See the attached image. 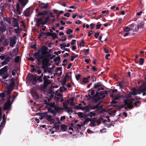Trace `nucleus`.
I'll return each mask as SVG.
<instances>
[{"mask_svg":"<svg viewBox=\"0 0 146 146\" xmlns=\"http://www.w3.org/2000/svg\"><path fill=\"white\" fill-rule=\"evenodd\" d=\"M65 119V116H62L60 117V120L61 121H62L63 120Z\"/></svg>","mask_w":146,"mask_h":146,"instance_id":"obj_63","label":"nucleus"},{"mask_svg":"<svg viewBox=\"0 0 146 146\" xmlns=\"http://www.w3.org/2000/svg\"><path fill=\"white\" fill-rule=\"evenodd\" d=\"M90 125L92 127H93L95 126V124H94V123L93 122H91L90 124Z\"/></svg>","mask_w":146,"mask_h":146,"instance_id":"obj_55","label":"nucleus"},{"mask_svg":"<svg viewBox=\"0 0 146 146\" xmlns=\"http://www.w3.org/2000/svg\"><path fill=\"white\" fill-rule=\"evenodd\" d=\"M0 25L1 26L0 28V33L2 34L6 31V26L3 25L2 22H1Z\"/></svg>","mask_w":146,"mask_h":146,"instance_id":"obj_11","label":"nucleus"},{"mask_svg":"<svg viewBox=\"0 0 146 146\" xmlns=\"http://www.w3.org/2000/svg\"><path fill=\"white\" fill-rule=\"evenodd\" d=\"M14 27H17V29L19 28V26L18 23H16L14 25Z\"/></svg>","mask_w":146,"mask_h":146,"instance_id":"obj_62","label":"nucleus"},{"mask_svg":"<svg viewBox=\"0 0 146 146\" xmlns=\"http://www.w3.org/2000/svg\"><path fill=\"white\" fill-rule=\"evenodd\" d=\"M66 110H67V112L69 114V115H70V112L72 113L73 112V111L69 108H68V109H66Z\"/></svg>","mask_w":146,"mask_h":146,"instance_id":"obj_44","label":"nucleus"},{"mask_svg":"<svg viewBox=\"0 0 146 146\" xmlns=\"http://www.w3.org/2000/svg\"><path fill=\"white\" fill-rule=\"evenodd\" d=\"M78 121V120H75L73 121L72 123L71 124V126L74 128H75V125H74V124L77 123Z\"/></svg>","mask_w":146,"mask_h":146,"instance_id":"obj_29","label":"nucleus"},{"mask_svg":"<svg viewBox=\"0 0 146 146\" xmlns=\"http://www.w3.org/2000/svg\"><path fill=\"white\" fill-rule=\"evenodd\" d=\"M99 33L97 32L94 35L95 37L96 38H98V36H99Z\"/></svg>","mask_w":146,"mask_h":146,"instance_id":"obj_57","label":"nucleus"},{"mask_svg":"<svg viewBox=\"0 0 146 146\" xmlns=\"http://www.w3.org/2000/svg\"><path fill=\"white\" fill-rule=\"evenodd\" d=\"M51 33L48 32L47 33H45V35L48 36H51Z\"/></svg>","mask_w":146,"mask_h":146,"instance_id":"obj_58","label":"nucleus"},{"mask_svg":"<svg viewBox=\"0 0 146 146\" xmlns=\"http://www.w3.org/2000/svg\"><path fill=\"white\" fill-rule=\"evenodd\" d=\"M9 84H7V82H5V85L6 86V88L5 90L6 92L9 95L8 100L7 103H6L3 108L4 110H7L9 109L11 106L10 102L11 99V96H9L11 92L13 90V87L14 84V82L13 80H11L9 81Z\"/></svg>","mask_w":146,"mask_h":146,"instance_id":"obj_1","label":"nucleus"},{"mask_svg":"<svg viewBox=\"0 0 146 146\" xmlns=\"http://www.w3.org/2000/svg\"><path fill=\"white\" fill-rule=\"evenodd\" d=\"M54 126L55 127V128L56 129H58L59 127V125H57L54 124Z\"/></svg>","mask_w":146,"mask_h":146,"instance_id":"obj_60","label":"nucleus"},{"mask_svg":"<svg viewBox=\"0 0 146 146\" xmlns=\"http://www.w3.org/2000/svg\"><path fill=\"white\" fill-rule=\"evenodd\" d=\"M31 93L32 96L35 99H37L38 98V96L36 92L32 91Z\"/></svg>","mask_w":146,"mask_h":146,"instance_id":"obj_19","label":"nucleus"},{"mask_svg":"<svg viewBox=\"0 0 146 146\" xmlns=\"http://www.w3.org/2000/svg\"><path fill=\"white\" fill-rule=\"evenodd\" d=\"M85 97L87 98V100H90V99L92 98V97H91L89 94L86 95L85 96Z\"/></svg>","mask_w":146,"mask_h":146,"instance_id":"obj_39","label":"nucleus"},{"mask_svg":"<svg viewBox=\"0 0 146 146\" xmlns=\"http://www.w3.org/2000/svg\"><path fill=\"white\" fill-rule=\"evenodd\" d=\"M72 32V31L70 29H68L66 32V33L68 34H70Z\"/></svg>","mask_w":146,"mask_h":146,"instance_id":"obj_49","label":"nucleus"},{"mask_svg":"<svg viewBox=\"0 0 146 146\" xmlns=\"http://www.w3.org/2000/svg\"><path fill=\"white\" fill-rule=\"evenodd\" d=\"M56 119L57 121V123L61 124V122L60 121L59 118L58 117H56Z\"/></svg>","mask_w":146,"mask_h":146,"instance_id":"obj_50","label":"nucleus"},{"mask_svg":"<svg viewBox=\"0 0 146 146\" xmlns=\"http://www.w3.org/2000/svg\"><path fill=\"white\" fill-rule=\"evenodd\" d=\"M43 58V56H42V54H39V56L38 58L37 61L38 62H40L41 60Z\"/></svg>","mask_w":146,"mask_h":146,"instance_id":"obj_33","label":"nucleus"},{"mask_svg":"<svg viewBox=\"0 0 146 146\" xmlns=\"http://www.w3.org/2000/svg\"><path fill=\"white\" fill-rule=\"evenodd\" d=\"M23 7H21L19 3H17L15 7L14 8L16 13L19 15H21L22 12L23 8Z\"/></svg>","mask_w":146,"mask_h":146,"instance_id":"obj_6","label":"nucleus"},{"mask_svg":"<svg viewBox=\"0 0 146 146\" xmlns=\"http://www.w3.org/2000/svg\"><path fill=\"white\" fill-rule=\"evenodd\" d=\"M9 40L10 46L13 47L16 43V37L15 36H12L9 38Z\"/></svg>","mask_w":146,"mask_h":146,"instance_id":"obj_8","label":"nucleus"},{"mask_svg":"<svg viewBox=\"0 0 146 146\" xmlns=\"http://www.w3.org/2000/svg\"><path fill=\"white\" fill-rule=\"evenodd\" d=\"M45 118L49 121L50 124H52L54 123V120L52 118L51 115H46Z\"/></svg>","mask_w":146,"mask_h":146,"instance_id":"obj_13","label":"nucleus"},{"mask_svg":"<svg viewBox=\"0 0 146 146\" xmlns=\"http://www.w3.org/2000/svg\"><path fill=\"white\" fill-rule=\"evenodd\" d=\"M78 116L81 118L83 117V113L81 112H78Z\"/></svg>","mask_w":146,"mask_h":146,"instance_id":"obj_42","label":"nucleus"},{"mask_svg":"<svg viewBox=\"0 0 146 146\" xmlns=\"http://www.w3.org/2000/svg\"><path fill=\"white\" fill-rule=\"evenodd\" d=\"M48 4H49L48 3H45L39 2V5L41 8L46 9L48 7Z\"/></svg>","mask_w":146,"mask_h":146,"instance_id":"obj_12","label":"nucleus"},{"mask_svg":"<svg viewBox=\"0 0 146 146\" xmlns=\"http://www.w3.org/2000/svg\"><path fill=\"white\" fill-rule=\"evenodd\" d=\"M37 76L36 75H35V77L33 79V81L32 82V84H35L37 82L36 79Z\"/></svg>","mask_w":146,"mask_h":146,"instance_id":"obj_34","label":"nucleus"},{"mask_svg":"<svg viewBox=\"0 0 146 146\" xmlns=\"http://www.w3.org/2000/svg\"><path fill=\"white\" fill-rule=\"evenodd\" d=\"M57 96H58V100H59V98H60L61 99V100H60L61 102H62L64 101V100L62 98V95L61 94H60V93L58 94H57Z\"/></svg>","mask_w":146,"mask_h":146,"instance_id":"obj_26","label":"nucleus"},{"mask_svg":"<svg viewBox=\"0 0 146 146\" xmlns=\"http://www.w3.org/2000/svg\"><path fill=\"white\" fill-rule=\"evenodd\" d=\"M83 82L84 83H86L89 82V80L87 78H83Z\"/></svg>","mask_w":146,"mask_h":146,"instance_id":"obj_41","label":"nucleus"},{"mask_svg":"<svg viewBox=\"0 0 146 146\" xmlns=\"http://www.w3.org/2000/svg\"><path fill=\"white\" fill-rule=\"evenodd\" d=\"M60 58L59 57H58L55 58L54 60V61L56 63H58L59 61H60Z\"/></svg>","mask_w":146,"mask_h":146,"instance_id":"obj_32","label":"nucleus"},{"mask_svg":"<svg viewBox=\"0 0 146 146\" xmlns=\"http://www.w3.org/2000/svg\"><path fill=\"white\" fill-rule=\"evenodd\" d=\"M143 92V95L145 96L146 95V86L143 89L140 88L138 89H135V88H133L131 90V92H129V95H136L137 94H141Z\"/></svg>","mask_w":146,"mask_h":146,"instance_id":"obj_2","label":"nucleus"},{"mask_svg":"<svg viewBox=\"0 0 146 146\" xmlns=\"http://www.w3.org/2000/svg\"><path fill=\"white\" fill-rule=\"evenodd\" d=\"M89 109V111L90 110L96 109L95 112L97 113H100L102 112L101 110L102 109V105L99 103L96 106H89L88 105Z\"/></svg>","mask_w":146,"mask_h":146,"instance_id":"obj_3","label":"nucleus"},{"mask_svg":"<svg viewBox=\"0 0 146 146\" xmlns=\"http://www.w3.org/2000/svg\"><path fill=\"white\" fill-rule=\"evenodd\" d=\"M76 41V40H72V42L71 43V44L72 45H73L75 43Z\"/></svg>","mask_w":146,"mask_h":146,"instance_id":"obj_64","label":"nucleus"},{"mask_svg":"<svg viewBox=\"0 0 146 146\" xmlns=\"http://www.w3.org/2000/svg\"><path fill=\"white\" fill-rule=\"evenodd\" d=\"M144 62V59L143 58H141L139 60V64L142 65Z\"/></svg>","mask_w":146,"mask_h":146,"instance_id":"obj_47","label":"nucleus"},{"mask_svg":"<svg viewBox=\"0 0 146 146\" xmlns=\"http://www.w3.org/2000/svg\"><path fill=\"white\" fill-rule=\"evenodd\" d=\"M104 52L106 53H108V50L107 49V48L106 47H105L104 48Z\"/></svg>","mask_w":146,"mask_h":146,"instance_id":"obj_54","label":"nucleus"},{"mask_svg":"<svg viewBox=\"0 0 146 146\" xmlns=\"http://www.w3.org/2000/svg\"><path fill=\"white\" fill-rule=\"evenodd\" d=\"M48 111L49 112L51 113L54 115H55L56 113V112L53 110H52L51 108L48 109Z\"/></svg>","mask_w":146,"mask_h":146,"instance_id":"obj_27","label":"nucleus"},{"mask_svg":"<svg viewBox=\"0 0 146 146\" xmlns=\"http://www.w3.org/2000/svg\"><path fill=\"white\" fill-rule=\"evenodd\" d=\"M42 19V18L40 19H38L36 20V26L39 27L41 24L43 25L45 24V23H44Z\"/></svg>","mask_w":146,"mask_h":146,"instance_id":"obj_14","label":"nucleus"},{"mask_svg":"<svg viewBox=\"0 0 146 146\" xmlns=\"http://www.w3.org/2000/svg\"><path fill=\"white\" fill-rule=\"evenodd\" d=\"M7 67L5 66L0 70V75L2 76L3 79H5L8 77Z\"/></svg>","mask_w":146,"mask_h":146,"instance_id":"obj_5","label":"nucleus"},{"mask_svg":"<svg viewBox=\"0 0 146 146\" xmlns=\"http://www.w3.org/2000/svg\"><path fill=\"white\" fill-rule=\"evenodd\" d=\"M61 128L63 131H65L67 128L66 126L64 125H61Z\"/></svg>","mask_w":146,"mask_h":146,"instance_id":"obj_31","label":"nucleus"},{"mask_svg":"<svg viewBox=\"0 0 146 146\" xmlns=\"http://www.w3.org/2000/svg\"><path fill=\"white\" fill-rule=\"evenodd\" d=\"M37 80L40 82H42V78L39 76L37 78Z\"/></svg>","mask_w":146,"mask_h":146,"instance_id":"obj_52","label":"nucleus"},{"mask_svg":"<svg viewBox=\"0 0 146 146\" xmlns=\"http://www.w3.org/2000/svg\"><path fill=\"white\" fill-rule=\"evenodd\" d=\"M100 132L101 133H105L106 132V129H103L100 130Z\"/></svg>","mask_w":146,"mask_h":146,"instance_id":"obj_51","label":"nucleus"},{"mask_svg":"<svg viewBox=\"0 0 146 146\" xmlns=\"http://www.w3.org/2000/svg\"><path fill=\"white\" fill-rule=\"evenodd\" d=\"M74 98H70V102L71 105L73 106L74 104Z\"/></svg>","mask_w":146,"mask_h":146,"instance_id":"obj_40","label":"nucleus"},{"mask_svg":"<svg viewBox=\"0 0 146 146\" xmlns=\"http://www.w3.org/2000/svg\"><path fill=\"white\" fill-rule=\"evenodd\" d=\"M55 103L53 102L52 103H51L50 104V106L52 108H53L54 109H55L56 110H62L63 109V108L62 107H56L55 106Z\"/></svg>","mask_w":146,"mask_h":146,"instance_id":"obj_15","label":"nucleus"},{"mask_svg":"<svg viewBox=\"0 0 146 146\" xmlns=\"http://www.w3.org/2000/svg\"><path fill=\"white\" fill-rule=\"evenodd\" d=\"M103 85H102L100 82H98L94 84V87L95 88H97L99 87H101Z\"/></svg>","mask_w":146,"mask_h":146,"instance_id":"obj_22","label":"nucleus"},{"mask_svg":"<svg viewBox=\"0 0 146 146\" xmlns=\"http://www.w3.org/2000/svg\"><path fill=\"white\" fill-rule=\"evenodd\" d=\"M46 11L39 13L38 14V15H41L43 16H45L46 14Z\"/></svg>","mask_w":146,"mask_h":146,"instance_id":"obj_37","label":"nucleus"},{"mask_svg":"<svg viewBox=\"0 0 146 146\" xmlns=\"http://www.w3.org/2000/svg\"><path fill=\"white\" fill-rule=\"evenodd\" d=\"M4 19L9 24H10L11 23V22L10 20L7 18L5 17L4 18Z\"/></svg>","mask_w":146,"mask_h":146,"instance_id":"obj_43","label":"nucleus"},{"mask_svg":"<svg viewBox=\"0 0 146 146\" xmlns=\"http://www.w3.org/2000/svg\"><path fill=\"white\" fill-rule=\"evenodd\" d=\"M66 89V88H65L64 87H60V92H62L64 90H65Z\"/></svg>","mask_w":146,"mask_h":146,"instance_id":"obj_46","label":"nucleus"},{"mask_svg":"<svg viewBox=\"0 0 146 146\" xmlns=\"http://www.w3.org/2000/svg\"><path fill=\"white\" fill-rule=\"evenodd\" d=\"M129 100L131 102H125L124 108L126 110H127V109H131L133 108V106L132 105L131 102L133 100V99L132 98H130Z\"/></svg>","mask_w":146,"mask_h":146,"instance_id":"obj_7","label":"nucleus"},{"mask_svg":"<svg viewBox=\"0 0 146 146\" xmlns=\"http://www.w3.org/2000/svg\"><path fill=\"white\" fill-rule=\"evenodd\" d=\"M5 96V94L4 93H0V98H2V103L4 102V99L3 98Z\"/></svg>","mask_w":146,"mask_h":146,"instance_id":"obj_30","label":"nucleus"},{"mask_svg":"<svg viewBox=\"0 0 146 146\" xmlns=\"http://www.w3.org/2000/svg\"><path fill=\"white\" fill-rule=\"evenodd\" d=\"M96 113L98 114L97 113H96L95 111L90 112L87 115L88 116H89L90 117L92 118L93 117L95 116L96 115Z\"/></svg>","mask_w":146,"mask_h":146,"instance_id":"obj_20","label":"nucleus"},{"mask_svg":"<svg viewBox=\"0 0 146 146\" xmlns=\"http://www.w3.org/2000/svg\"><path fill=\"white\" fill-rule=\"evenodd\" d=\"M70 15V13H65L64 14V16L67 17H69Z\"/></svg>","mask_w":146,"mask_h":146,"instance_id":"obj_53","label":"nucleus"},{"mask_svg":"<svg viewBox=\"0 0 146 146\" xmlns=\"http://www.w3.org/2000/svg\"><path fill=\"white\" fill-rule=\"evenodd\" d=\"M44 80V84L43 85L44 88H45L49 84H50L51 82L50 80L47 79L46 78L45 76H44L43 77Z\"/></svg>","mask_w":146,"mask_h":146,"instance_id":"obj_10","label":"nucleus"},{"mask_svg":"<svg viewBox=\"0 0 146 146\" xmlns=\"http://www.w3.org/2000/svg\"><path fill=\"white\" fill-rule=\"evenodd\" d=\"M6 56H0V58L1 60H3L5 59Z\"/></svg>","mask_w":146,"mask_h":146,"instance_id":"obj_56","label":"nucleus"},{"mask_svg":"<svg viewBox=\"0 0 146 146\" xmlns=\"http://www.w3.org/2000/svg\"><path fill=\"white\" fill-rule=\"evenodd\" d=\"M80 109L81 110L83 111H85L86 112H87L89 111V109L88 106L84 107H80Z\"/></svg>","mask_w":146,"mask_h":146,"instance_id":"obj_23","label":"nucleus"},{"mask_svg":"<svg viewBox=\"0 0 146 146\" xmlns=\"http://www.w3.org/2000/svg\"><path fill=\"white\" fill-rule=\"evenodd\" d=\"M81 125L79 124H78L77 125V127H76V126L75 125V129H78V130H79L78 129H81Z\"/></svg>","mask_w":146,"mask_h":146,"instance_id":"obj_45","label":"nucleus"},{"mask_svg":"<svg viewBox=\"0 0 146 146\" xmlns=\"http://www.w3.org/2000/svg\"><path fill=\"white\" fill-rule=\"evenodd\" d=\"M21 6L24 7L28 2V0H19Z\"/></svg>","mask_w":146,"mask_h":146,"instance_id":"obj_17","label":"nucleus"},{"mask_svg":"<svg viewBox=\"0 0 146 146\" xmlns=\"http://www.w3.org/2000/svg\"><path fill=\"white\" fill-rule=\"evenodd\" d=\"M91 119L88 118L85 120L83 123L81 125L83 126H84L85 123L88 122L89 121H91Z\"/></svg>","mask_w":146,"mask_h":146,"instance_id":"obj_24","label":"nucleus"},{"mask_svg":"<svg viewBox=\"0 0 146 146\" xmlns=\"http://www.w3.org/2000/svg\"><path fill=\"white\" fill-rule=\"evenodd\" d=\"M71 72H70L66 74L64 80H66L68 79H69L71 77Z\"/></svg>","mask_w":146,"mask_h":146,"instance_id":"obj_25","label":"nucleus"},{"mask_svg":"<svg viewBox=\"0 0 146 146\" xmlns=\"http://www.w3.org/2000/svg\"><path fill=\"white\" fill-rule=\"evenodd\" d=\"M40 53L39 51L35 53L34 54V56L35 57V58L37 59L38 60V58L39 57Z\"/></svg>","mask_w":146,"mask_h":146,"instance_id":"obj_28","label":"nucleus"},{"mask_svg":"<svg viewBox=\"0 0 146 146\" xmlns=\"http://www.w3.org/2000/svg\"><path fill=\"white\" fill-rule=\"evenodd\" d=\"M20 60V57L19 56H18L15 58V62H16L18 63L19 61Z\"/></svg>","mask_w":146,"mask_h":146,"instance_id":"obj_36","label":"nucleus"},{"mask_svg":"<svg viewBox=\"0 0 146 146\" xmlns=\"http://www.w3.org/2000/svg\"><path fill=\"white\" fill-rule=\"evenodd\" d=\"M80 107L78 106H74V108L75 109H80Z\"/></svg>","mask_w":146,"mask_h":146,"instance_id":"obj_61","label":"nucleus"},{"mask_svg":"<svg viewBox=\"0 0 146 146\" xmlns=\"http://www.w3.org/2000/svg\"><path fill=\"white\" fill-rule=\"evenodd\" d=\"M116 111L115 110H113L111 109L108 112V113L110 115L112 116H114L115 115V113Z\"/></svg>","mask_w":146,"mask_h":146,"instance_id":"obj_21","label":"nucleus"},{"mask_svg":"<svg viewBox=\"0 0 146 146\" xmlns=\"http://www.w3.org/2000/svg\"><path fill=\"white\" fill-rule=\"evenodd\" d=\"M3 45L5 46H7L9 44V43L8 42L7 40L6 39L4 40L3 43Z\"/></svg>","mask_w":146,"mask_h":146,"instance_id":"obj_35","label":"nucleus"},{"mask_svg":"<svg viewBox=\"0 0 146 146\" xmlns=\"http://www.w3.org/2000/svg\"><path fill=\"white\" fill-rule=\"evenodd\" d=\"M33 12V9L32 7H29L26 10L23 14L25 17H28Z\"/></svg>","mask_w":146,"mask_h":146,"instance_id":"obj_9","label":"nucleus"},{"mask_svg":"<svg viewBox=\"0 0 146 146\" xmlns=\"http://www.w3.org/2000/svg\"><path fill=\"white\" fill-rule=\"evenodd\" d=\"M11 59V58L7 56H6L4 60L2 62V64L3 65L6 64L9 62Z\"/></svg>","mask_w":146,"mask_h":146,"instance_id":"obj_16","label":"nucleus"},{"mask_svg":"<svg viewBox=\"0 0 146 146\" xmlns=\"http://www.w3.org/2000/svg\"><path fill=\"white\" fill-rule=\"evenodd\" d=\"M69 103V102L68 101H66L62 103L64 109H68L67 106Z\"/></svg>","mask_w":146,"mask_h":146,"instance_id":"obj_18","label":"nucleus"},{"mask_svg":"<svg viewBox=\"0 0 146 146\" xmlns=\"http://www.w3.org/2000/svg\"><path fill=\"white\" fill-rule=\"evenodd\" d=\"M90 92H91V94L92 95H93L94 94L95 91L93 90H90Z\"/></svg>","mask_w":146,"mask_h":146,"instance_id":"obj_59","label":"nucleus"},{"mask_svg":"<svg viewBox=\"0 0 146 146\" xmlns=\"http://www.w3.org/2000/svg\"><path fill=\"white\" fill-rule=\"evenodd\" d=\"M96 89H97V90L98 91H99L101 90H103L104 89V88L102 87V86H101V87H99Z\"/></svg>","mask_w":146,"mask_h":146,"instance_id":"obj_48","label":"nucleus"},{"mask_svg":"<svg viewBox=\"0 0 146 146\" xmlns=\"http://www.w3.org/2000/svg\"><path fill=\"white\" fill-rule=\"evenodd\" d=\"M51 36L54 38H57V35L55 33H51Z\"/></svg>","mask_w":146,"mask_h":146,"instance_id":"obj_38","label":"nucleus"},{"mask_svg":"<svg viewBox=\"0 0 146 146\" xmlns=\"http://www.w3.org/2000/svg\"><path fill=\"white\" fill-rule=\"evenodd\" d=\"M139 28V27L137 26L132 24L129 25L128 27H126L123 31L125 32H128L130 30L135 31L138 30Z\"/></svg>","mask_w":146,"mask_h":146,"instance_id":"obj_4","label":"nucleus"}]
</instances>
